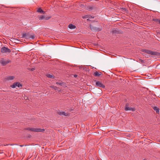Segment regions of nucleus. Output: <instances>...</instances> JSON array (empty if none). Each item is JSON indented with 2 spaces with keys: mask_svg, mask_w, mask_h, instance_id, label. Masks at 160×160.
<instances>
[{
  "mask_svg": "<svg viewBox=\"0 0 160 160\" xmlns=\"http://www.w3.org/2000/svg\"><path fill=\"white\" fill-rule=\"evenodd\" d=\"M90 27L91 30L94 32H97L101 31L102 29V27H101L99 28H97L94 27L91 25H90Z\"/></svg>",
  "mask_w": 160,
  "mask_h": 160,
  "instance_id": "nucleus-5",
  "label": "nucleus"
},
{
  "mask_svg": "<svg viewBox=\"0 0 160 160\" xmlns=\"http://www.w3.org/2000/svg\"><path fill=\"white\" fill-rule=\"evenodd\" d=\"M96 86L100 88H105V85L102 84L101 82L98 81L96 82Z\"/></svg>",
  "mask_w": 160,
  "mask_h": 160,
  "instance_id": "nucleus-11",
  "label": "nucleus"
},
{
  "mask_svg": "<svg viewBox=\"0 0 160 160\" xmlns=\"http://www.w3.org/2000/svg\"><path fill=\"white\" fill-rule=\"evenodd\" d=\"M87 21H90V20L89 19V18H88V19H87Z\"/></svg>",
  "mask_w": 160,
  "mask_h": 160,
  "instance_id": "nucleus-33",
  "label": "nucleus"
},
{
  "mask_svg": "<svg viewBox=\"0 0 160 160\" xmlns=\"http://www.w3.org/2000/svg\"><path fill=\"white\" fill-rule=\"evenodd\" d=\"M34 69H35L34 68H32L31 69V70H34Z\"/></svg>",
  "mask_w": 160,
  "mask_h": 160,
  "instance_id": "nucleus-31",
  "label": "nucleus"
},
{
  "mask_svg": "<svg viewBox=\"0 0 160 160\" xmlns=\"http://www.w3.org/2000/svg\"><path fill=\"white\" fill-rule=\"evenodd\" d=\"M10 62L9 60H6L2 58L0 62L2 66H4L9 63Z\"/></svg>",
  "mask_w": 160,
  "mask_h": 160,
  "instance_id": "nucleus-8",
  "label": "nucleus"
},
{
  "mask_svg": "<svg viewBox=\"0 0 160 160\" xmlns=\"http://www.w3.org/2000/svg\"><path fill=\"white\" fill-rule=\"evenodd\" d=\"M22 85L19 82H15L12 85L10 86V87L12 88H15L16 86L18 87H22Z\"/></svg>",
  "mask_w": 160,
  "mask_h": 160,
  "instance_id": "nucleus-9",
  "label": "nucleus"
},
{
  "mask_svg": "<svg viewBox=\"0 0 160 160\" xmlns=\"http://www.w3.org/2000/svg\"><path fill=\"white\" fill-rule=\"evenodd\" d=\"M74 77L75 78H76L77 77V75L76 74H74Z\"/></svg>",
  "mask_w": 160,
  "mask_h": 160,
  "instance_id": "nucleus-29",
  "label": "nucleus"
},
{
  "mask_svg": "<svg viewBox=\"0 0 160 160\" xmlns=\"http://www.w3.org/2000/svg\"><path fill=\"white\" fill-rule=\"evenodd\" d=\"M152 108L154 109V110L155 111V112H156L157 114H160V111H159L160 109L158 108L156 106H154V107H152Z\"/></svg>",
  "mask_w": 160,
  "mask_h": 160,
  "instance_id": "nucleus-13",
  "label": "nucleus"
},
{
  "mask_svg": "<svg viewBox=\"0 0 160 160\" xmlns=\"http://www.w3.org/2000/svg\"><path fill=\"white\" fill-rule=\"evenodd\" d=\"M46 76L49 78H55V77L54 75L50 74H47L46 75Z\"/></svg>",
  "mask_w": 160,
  "mask_h": 160,
  "instance_id": "nucleus-19",
  "label": "nucleus"
},
{
  "mask_svg": "<svg viewBox=\"0 0 160 160\" xmlns=\"http://www.w3.org/2000/svg\"><path fill=\"white\" fill-rule=\"evenodd\" d=\"M56 83L57 84L59 85H60L62 86L64 85V82H56Z\"/></svg>",
  "mask_w": 160,
  "mask_h": 160,
  "instance_id": "nucleus-22",
  "label": "nucleus"
},
{
  "mask_svg": "<svg viewBox=\"0 0 160 160\" xmlns=\"http://www.w3.org/2000/svg\"><path fill=\"white\" fill-rule=\"evenodd\" d=\"M25 130H29L34 132H43L45 131L44 129L39 128H28L24 129Z\"/></svg>",
  "mask_w": 160,
  "mask_h": 160,
  "instance_id": "nucleus-2",
  "label": "nucleus"
},
{
  "mask_svg": "<svg viewBox=\"0 0 160 160\" xmlns=\"http://www.w3.org/2000/svg\"><path fill=\"white\" fill-rule=\"evenodd\" d=\"M89 17H90V15H85L82 17V18H89Z\"/></svg>",
  "mask_w": 160,
  "mask_h": 160,
  "instance_id": "nucleus-23",
  "label": "nucleus"
},
{
  "mask_svg": "<svg viewBox=\"0 0 160 160\" xmlns=\"http://www.w3.org/2000/svg\"><path fill=\"white\" fill-rule=\"evenodd\" d=\"M1 52L2 53L10 52L11 50L8 48L3 47L1 49Z\"/></svg>",
  "mask_w": 160,
  "mask_h": 160,
  "instance_id": "nucleus-6",
  "label": "nucleus"
},
{
  "mask_svg": "<svg viewBox=\"0 0 160 160\" xmlns=\"http://www.w3.org/2000/svg\"><path fill=\"white\" fill-rule=\"evenodd\" d=\"M51 18V17L50 16L41 15L38 17V19L40 20H42L43 19H44L45 20H47Z\"/></svg>",
  "mask_w": 160,
  "mask_h": 160,
  "instance_id": "nucleus-4",
  "label": "nucleus"
},
{
  "mask_svg": "<svg viewBox=\"0 0 160 160\" xmlns=\"http://www.w3.org/2000/svg\"><path fill=\"white\" fill-rule=\"evenodd\" d=\"M89 8L90 9V10L92 9V7H90Z\"/></svg>",
  "mask_w": 160,
  "mask_h": 160,
  "instance_id": "nucleus-32",
  "label": "nucleus"
},
{
  "mask_svg": "<svg viewBox=\"0 0 160 160\" xmlns=\"http://www.w3.org/2000/svg\"><path fill=\"white\" fill-rule=\"evenodd\" d=\"M27 146V145H20V146L21 147H23L24 146Z\"/></svg>",
  "mask_w": 160,
  "mask_h": 160,
  "instance_id": "nucleus-28",
  "label": "nucleus"
},
{
  "mask_svg": "<svg viewBox=\"0 0 160 160\" xmlns=\"http://www.w3.org/2000/svg\"><path fill=\"white\" fill-rule=\"evenodd\" d=\"M15 77L13 76H8L5 79L7 80H12Z\"/></svg>",
  "mask_w": 160,
  "mask_h": 160,
  "instance_id": "nucleus-15",
  "label": "nucleus"
},
{
  "mask_svg": "<svg viewBox=\"0 0 160 160\" xmlns=\"http://www.w3.org/2000/svg\"><path fill=\"white\" fill-rule=\"evenodd\" d=\"M125 111H134L135 110L134 108L129 107V104L128 103H126L125 106Z\"/></svg>",
  "mask_w": 160,
  "mask_h": 160,
  "instance_id": "nucleus-7",
  "label": "nucleus"
},
{
  "mask_svg": "<svg viewBox=\"0 0 160 160\" xmlns=\"http://www.w3.org/2000/svg\"><path fill=\"white\" fill-rule=\"evenodd\" d=\"M142 51L150 55L156 56L160 55V53L157 52H154L147 49H142Z\"/></svg>",
  "mask_w": 160,
  "mask_h": 160,
  "instance_id": "nucleus-1",
  "label": "nucleus"
},
{
  "mask_svg": "<svg viewBox=\"0 0 160 160\" xmlns=\"http://www.w3.org/2000/svg\"><path fill=\"white\" fill-rule=\"evenodd\" d=\"M58 114L60 115H64L65 116H68L69 115L68 113H65L64 112H59Z\"/></svg>",
  "mask_w": 160,
  "mask_h": 160,
  "instance_id": "nucleus-14",
  "label": "nucleus"
},
{
  "mask_svg": "<svg viewBox=\"0 0 160 160\" xmlns=\"http://www.w3.org/2000/svg\"><path fill=\"white\" fill-rule=\"evenodd\" d=\"M94 17L93 16H90V17H89V18H94Z\"/></svg>",
  "mask_w": 160,
  "mask_h": 160,
  "instance_id": "nucleus-27",
  "label": "nucleus"
},
{
  "mask_svg": "<svg viewBox=\"0 0 160 160\" xmlns=\"http://www.w3.org/2000/svg\"><path fill=\"white\" fill-rule=\"evenodd\" d=\"M35 37V36L34 35H32L30 36V39L31 38L32 39H33Z\"/></svg>",
  "mask_w": 160,
  "mask_h": 160,
  "instance_id": "nucleus-24",
  "label": "nucleus"
},
{
  "mask_svg": "<svg viewBox=\"0 0 160 160\" xmlns=\"http://www.w3.org/2000/svg\"><path fill=\"white\" fill-rule=\"evenodd\" d=\"M38 12H40L41 13L43 14H45V12L43 11L41 8H39L37 11Z\"/></svg>",
  "mask_w": 160,
  "mask_h": 160,
  "instance_id": "nucleus-17",
  "label": "nucleus"
},
{
  "mask_svg": "<svg viewBox=\"0 0 160 160\" xmlns=\"http://www.w3.org/2000/svg\"><path fill=\"white\" fill-rule=\"evenodd\" d=\"M112 32L113 34L115 35L121 34L122 33V32L121 30L118 29H114L113 30Z\"/></svg>",
  "mask_w": 160,
  "mask_h": 160,
  "instance_id": "nucleus-10",
  "label": "nucleus"
},
{
  "mask_svg": "<svg viewBox=\"0 0 160 160\" xmlns=\"http://www.w3.org/2000/svg\"><path fill=\"white\" fill-rule=\"evenodd\" d=\"M30 35L28 33H23L22 38H25L27 39H30Z\"/></svg>",
  "mask_w": 160,
  "mask_h": 160,
  "instance_id": "nucleus-12",
  "label": "nucleus"
},
{
  "mask_svg": "<svg viewBox=\"0 0 160 160\" xmlns=\"http://www.w3.org/2000/svg\"><path fill=\"white\" fill-rule=\"evenodd\" d=\"M84 6V4H82L81 5V7H83Z\"/></svg>",
  "mask_w": 160,
  "mask_h": 160,
  "instance_id": "nucleus-30",
  "label": "nucleus"
},
{
  "mask_svg": "<svg viewBox=\"0 0 160 160\" xmlns=\"http://www.w3.org/2000/svg\"><path fill=\"white\" fill-rule=\"evenodd\" d=\"M152 21L157 22L159 23V22L160 21V19H158L156 18H154L152 19Z\"/></svg>",
  "mask_w": 160,
  "mask_h": 160,
  "instance_id": "nucleus-21",
  "label": "nucleus"
},
{
  "mask_svg": "<svg viewBox=\"0 0 160 160\" xmlns=\"http://www.w3.org/2000/svg\"><path fill=\"white\" fill-rule=\"evenodd\" d=\"M50 87L54 89L55 90H59L58 89V87H57L53 86H50Z\"/></svg>",
  "mask_w": 160,
  "mask_h": 160,
  "instance_id": "nucleus-20",
  "label": "nucleus"
},
{
  "mask_svg": "<svg viewBox=\"0 0 160 160\" xmlns=\"http://www.w3.org/2000/svg\"><path fill=\"white\" fill-rule=\"evenodd\" d=\"M68 27L71 29H74L76 28V26L75 25H73L72 24H69L68 26Z\"/></svg>",
  "mask_w": 160,
  "mask_h": 160,
  "instance_id": "nucleus-16",
  "label": "nucleus"
},
{
  "mask_svg": "<svg viewBox=\"0 0 160 160\" xmlns=\"http://www.w3.org/2000/svg\"><path fill=\"white\" fill-rule=\"evenodd\" d=\"M140 61L142 63H144V62L143 60H142V59H140Z\"/></svg>",
  "mask_w": 160,
  "mask_h": 160,
  "instance_id": "nucleus-25",
  "label": "nucleus"
},
{
  "mask_svg": "<svg viewBox=\"0 0 160 160\" xmlns=\"http://www.w3.org/2000/svg\"><path fill=\"white\" fill-rule=\"evenodd\" d=\"M122 9L125 11H126V12L127 11V9L125 8H122Z\"/></svg>",
  "mask_w": 160,
  "mask_h": 160,
  "instance_id": "nucleus-26",
  "label": "nucleus"
},
{
  "mask_svg": "<svg viewBox=\"0 0 160 160\" xmlns=\"http://www.w3.org/2000/svg\"><path fill=\"white\" fill-rule=\"evenodd\" d=\"M77 68L76 69L78 70L79 69L80 70H89L91 69H96V68H94V67H92L91 66L90 67H85V66H79L77 67Z\"/></svg>",
  "mask_w": 160,
  "mask_h": 160,
  "instance_id": "nucleus-3",
  "label": "nucleus"
},
{
  "mask_svg": "<svg viewBox=\"0 0 160 160\" xmlns=\"http://www.w3.org/2000/svg\"><path fill=\"white\" fill-rule=\"evenodd\" d=\"M101 72H100V73L97 71L96 72L94 73V75L95 76L99 77L101 74Z\"/></svg>",
  "mask_w": 160,
  "mask_h": 160,
  "instance_id": "nucleus-18",
  "label": "nucleus"
}]
</instances>
